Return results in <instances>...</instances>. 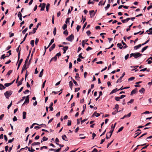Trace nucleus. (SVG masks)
I'll use <instances>...</instances> for the list:
<instances>
[{"mask_svg":"<svg viewBox=\"0 0 152 152\" xmlns=\"http://www.w3.org/2000/svg\"><path fill=\"white\" fill-rule=\"evenodd\" d=\"M42 140L45 141H47L48 140V138L46 137H44L42 138Z\"/></svg>","mask_w":152,"mask_h":152,"instance_id":"obj_55","label":"nucleus"},{"mask_svg":"<svg viewBox=\"0 0 152 152\" xmlns=\"http://www.w3.org/2000/svg\"><path fill=\"white\" fill-rule=\"evenodd\" d=\"M137 88H135L131 92L130 95L132 96L133 94L136 93H137Z\"/></svg>","mask_w":152,"mask_h":152,"instance_id":"obj_7","label":"nucleus"},{"mask_svg":"<svg viewBox=\"0 0 152 152\" xmlns=\"http://www.w3.org/2000/svg\"><path fill=\"white\" fill-rule=\"evenodd\" d=\"M82 53H80L79 54V56H78L79 57V58H81L82 59H83L84 58V57H83L82 56Z\"/></svg>","mask_w":152,"mask_h":152,"instance_id":"obj_61","label":"nucleus"},{"mask_svg":"<svg viewBox=\"0 0 152 152\" xmlns=\"http://www.w3.org/2000/svg\"><path fill=\"white\" fill-rule=\"evenodd\" d=\"M88 41V39H85L84 40H83L82 41V45L83 48L84 47L85 45L86 42Z\"/></svg>","mask_w":152,"mask_h":152,"instance_id":"obj_8","label":"nucleus"},{"mask_svg":"<svg viewBox=\"0 0 152 152\" xmlns=\"http://www.w3.org/2000/svg\"><path fill=\"white\" fill-rule=\"evenodd\" d=\"M76 75L75 76V77L76 80H78V79H79L80 78V77L79 76V74L78 73H77L76 74Z\"/></svg>","mask_w":152,"mask_h":152,"instance_id":"obj_32","label":"nucleus"},{"mask_svg":"<svg viewBox=\"0 0 152 152\" xmlns=\"http://www.w3.org/2000/svg\"><path fill=\"white\" fill-rule=\"evenodd\" d=\"M118 112V110H115L112 113V114L113 115H115Z\"/></svg>","mask_w":152,"mask_h":152,"instance_id":"obj_54","label":"nucleus"},{"mask_svg":"<svg viewBox=\"0 0 152 152\" xmlns=\"http://www.w3.org/2000/svg\"><path fill=\"white\" fill-rule=\"evenodd\" d=\"M122 77H120L117 80V82H116V83H118L120 82H121V80L122 79Z\"/></svg>","mask_w":152,"mask_h":152,"instance_id":"obj_50","label":"nucleus"},{"mask_svg":"<svg viewBox=\"0 0 152 152\" xmlns=\"http://www.w3.org/2000/svg\"><path fill=\"white\" fill-rule=\"evenodd\" d=\"M57 57H56L55 56L54 57L52 58L50 60V63L51 62L53 61H56L57 60Z\"/></svg>","mask_w":152,"mask_h":152,"instance_id":"obj_17","label":"nucleus"},{"mask_svg":"<svg viewBox=\"0 0 152 152\" xmlns=\"http://www.w3.org/2000/svg\"><path fill=\"white\" fill-rule=\"evenodd\" d=\"M148 47V46H147L143 48L141 50L142 53H143L145 50L147 49Z\"/></svg>","mask_w":152,"mask_h":152,"instance_id":"obj_26","label":"nucleus"},{"mask_svg":"<svg viewBox=\"0 0 152 152\" xmlns=\"http://www.w3.org/2000/svg\"><path fill=\"white\" fill-rule=\"evenodd\" d=\"M12 72V70H9L7 73V75L9 76V75H10V74Z\"/></svg>","mask_w":152,"mask_h":152,"instance_id":"obj_57","label":"nucleus"},{"mask_svg":"<svg viewBox=\"0 0 152 152\" xmlns=\"http://www.w3.org/2000/svg\"><path fill=\"white\" fill-rule=\"evenodd\" d=\"M29 74V73L28 72L27 70L26 71V74L25 75V80H26V78L28 75Z\"/></svg>","mask_w":152,"mask_h":152,"instance_id":"obj_44","label":"nucleus"},{"mask_svg":"<svg viewBox=\"0 0 152 152\" xmlns=\"http://www.w3.org/2000/svg\"><path fill=\"white\" fill-rule=\"evenodd\" d=\"M94 4V0H89L88 2V4Z\"/></svg>","mask_w":152,"mask_h":152,"instance_id":"obj_24","label":"nucleus"},{"mask_svg":"<svg viewBox=\"0 0 152 152\" xmlns=\"http://www.w3.org/2000/svg\"><path fill=\"white\" fill-rule=\"evenodd\" d=\"M28 30V28L27 27L25 28L24 30H23L22 31V33L23 34H25V33L26 32V31H27Z\"/></svg>","mask_w":152,"mask_h":152,"instance_id":"obj_40","label":"nucleus"},{"mask_svg":"<svg viewBox=\"0 0 152 152\" xmlns=\"http://www.w3.org/2000/svg\"><path fill=\"white\" fill-rule=\"evenodd\" d=\"M73 82L74 83L75 85L76 86H78V84L77 82L74 79H73Z\"/></svg>","mask_w":152,"mask_h":152,"instance_id":"obj_52","label":"nucleus"},{"mask_svg":"<svg viewBox=\"0 0 152 152\" xmlns=\"http://www.w3.org/2000/svg\"><path fill=\"white\" fill-rule=\"evenodd\" d=\"M142 45V44H140L138 45L135 46L134 47V50H136L138 49L139 48H140Z\"/></svg>","mask_w":152,"mask_h":152,"instance_id":"obj_16","label":"nucleus"},{"mask_svg":"<svg viewBox=\"0 0 152 152\" xmlns=\"http://www.w3.org/2000/svg\"><path fill=\"white\" fill-rule=\"evenodd\" d=\"M42 6L41 7V8L40 9L41 11H43L45 10V5H46V4L45 3H43L42 4Z\"/></svg>","mask_w":152,"mask_h":152,"instance_id":"obj_12","label":"nucleus"},{"mask_svg":"<svg viewBox=\"0 0 152 152\" xmlns=\"http://www.w3.org/2000/svg\"><path fill=\"white\" fill-rule=\"evenodd\" d=\"M35 125H39V126L44 125V126H45V127H46V125L45 124H40V125L39 124H38L36 123H33V125H34V126Z\"/></svg>","mask_w":152,"mask_h":152,"instance_id":"obj_33","label":"nucleus"},{"mask_svg":"<svg viewBox=\"0 0 152 152\" xmlns=\"http://www.w3.org/2000/svg\"><path fill=\"white\" fill-rule=\"evenodd\" d=\"M80 28H81V26H79L78 25H77V27H76V29H77V32L79 31Z\"/></svg>","mask_w":152,"mask_h":152,"instance_id":"obj_48","label":"nucleus"},{"mask_svg":"<svg viewBox=\"0 0 152 152\" xmlns=\"http://www.w3.org/2000/svg\"><path fill=\"white\" fill-rule=\"evenodd\" d=\"M29 54H28V56H27L25 61V64H26L27 63V62H28V59L29 58Z\"/></svg>","mask_w":152,"mask_h":152,"instance_id":"obj_38","label":"nucleus"},{"mask_svg":"<svg viewBox=\"0 0 152 152\" xmlns=\"http://www.w3.org/2000/svg\"><path fill=\"white\" fill-rule=\"evenodd\" d=\"M146 144V143H145V144H143L142 145H137V148L134 150V151H133V152H134L135 151H136L138 149L137 147H138L139 146H143V145H145Z\"/></svg>","mask_w":152,"mask_h":152,"instance_id":"obj_34","label":"nucleus"},{"mask_svg":"<svg viewBox=\"0 0 152 152\" xmlns=\"http://www.w3.org/2000/svg\"><path fill=\"white\" fill-rule=\"evenodd\" d=\"M56 45L55 44H53L52 46L49 48V50L50 52L53 49L55 48Z\"/></svg>","mask_w":152,"mask_h":152,"instance_id":"obj_10","label":"nucleus"},{"mask_svg":"<svg viewBox=\"0 0 152 152\" xmlns=\"http://www.w3.org/2000/svg\"><path fill=\"white\" fill-rule=\"evenodd\" d=\"M110 134L109 133H108V132H107V135L106 137V138L107 139H108L110 138Z\"/></svg>","mask_w":152,"mask_h":152,"instance_id":"obj_53","label":"nucleus"},{"mask_svg":"<svg viewBox=\"0 0 152 152\" xmlns=\"http://www.w3.org/2000/svg\"><path fill=\"white\" fill-rule=\"evenodd\" d=\"M67 27V25L66 24H64V25L62 26V28L63 30H65Z\"/></svg>","mask_w":152,"mask_h":152,"instance_id":"obj_35","label":"nucleus"},{"mask_svg":"<svg viewBox=\"0 0 152 152\" xmlns=\"http://www.w3.org/2000/svg\"><path fill=\"white\" fill-rule=\"evenodd\" d=\"M40 144V142H34L32 143L31 144L32 146H34L36 145H38Z\"/></svg>","mask_w":152,"mask_h":152,"instance_id":"obj_30","label":"nucleus"},{"mask_svg":"<svg viewBox=\"0 0 152 152\" xmlns=\"http://www.w3.org/2000/svg\"><path fill=\"white\" fill-rule=\"evenodd\" d=\"M34 40H32L31 41L30 44L31 45L32 47H34Z\"/></svg>","mask_w":152,"mask_h":152,"instance_id":"obj_37","label":"nucleus"},{"mask_svg":"<svg viewBox=\"0 0 152 152\" xmlns=\"http://www.w3.org/2000/svg\"><path fill=\"white\" fill-rule=\"evenodd\" d=\"M110 6V4H108L107 5V6L106 7H104V9L106 10H107L108 9Z\"/></svg>","mask_w":152,"mask_h":152,"instance_id":"obj_41","label":"nucleus"},{"mask_svg":"<svg viewBox=\"0 0 152 152\" xmlns=\"http://www.w3.org/2000/svg\"><path fill=\"white\" fill-rule=\"evenodd\" d=\"M37 28H34L33 29V34H34L36 32V30H37Z\"/></svg>","mask_w":152,"mask_h":152,"instance_id":"obj_60","label":"nucleus"},{"mask_svg":"<svg viewBox=\"0 0 152 152\" xmlns=\"http://www.w3.org/2000/svg\"><path fill=\"white\" fill-rule=\"evenodd\" d=\"M26 112L24 111L23 112V119L26 118Z\"/></svg>","mask_w":152,"mask_h":152,"instance_id":"obj_23","label":"nucleus"},{"mask_svg":"<svg viewBox=\"0 0 152 152\" xmlns=\"http://www.w3.org/2000/svg\"><path fill=\"white\" fill-rule=\"evenodd\" d=\"M23 77L18 82V84H17V86H18L22 84V81H23Z\"/></svg>","mask_w":152,"mask_h":152,"instance_id":"obj_15","label":"nucleus"},{"mask_svg":"<svg viewBox=\"0 0 152 152\" xmlns=\"http://www.w3.org/2000/svg\"><path fill=\"white\" fill-rule=\"evenodd\" d=\"M117 46L118 47L121 49H122L123 48V46H122L121 43H118L117 44Z\"/></svg>","mask_w":152,"mask_h":152,"instance_id":"obj_22","label":"nucleus"},{"mask_svg":"<svg viewBox=\"0 0 152 152\" xmlns=\"http://www.w3.org/2000/svg\"><path fill=\"white\" fill-rule=\"evenodd\" d=\"M12 85L11 83H6L4 84V86L6 87H8Z\"/></svg>","mask_w":152,"mask_h":152,"instance_id":"obj_42","label":"nucleus"},{"mask_svg":"<svg viewBox=\"0 0 152 152\" xmlns=\"http://www.w3.org/2000/svg\"><path fill=\"white\" fill-rule=\"evenodd\" d=\"M50 4L49 3H48L47 4V5L46 7V11L47 12H48V11L49 7H50Z\"/></svg>","mask_w":152,"mask_h":152,"instance_id":"obj_27","label":"nucleus"},{"mask_svg":"<svg viewBox=\"0 0 152 152\" xmlns=\"http://www.w3.org/2000/svg\"><path fill=\"white\" fill-rule=\"evenodd\" d=\"M29 102V100L26 99L24 101V102L22 104V106L26 104H28V103Z\"/></svg>","mask_w":152,"mask_h":152,"instance_id":"obj_20","label":"nucleus"},{"mask_svg":"<svg viewBox=\"0 0 152 152\" xmlns=\"http://www.w3.org/2000/svg\"><path fill=\"white\" fill-rule=\"evenodd\" d=\"M71 19V18H67L66 19V20L65 21V23H66V25H67V23L68 22H69V20Z\"/></svg>","mask_w":152,"mask_h":152,"instance_id":"obj_39","label":"nucleus"},{"mask_svg":"<svg viewBox=\"0 0 152 152\" xmlns=\"http://www.w3.org/2000/svg\"><path fill=\"white\" fill-rule=\"evenodd\" d=\"M123 128H124L123 126L121 127V128H120L118 130V132H121V131H122L123 130Z\"/></svg>","mask_w":152,"mask_h":152,"instance_id":"obj_49","label":"nucleus"},{"mask_svg":"<svg viewBox=\"0 0 152 152\" xmlns=\"http://www.w3.org/2000/svg\"><path fill=\"white\" fill-rule=\"evenodd\" d=\"M118 107H119L118 105V104H116V105H115V107L114 108H113V109L114 110L116 109L117 110H118Z\"/></svg>","mask_w":152,"mask_h":152,"instance_id":"obj_46","label":"nucleus"},{"mask_svg":"<svg viewBox=\"0 0 152 152\" xmlns=\"http://www.w3.org/2000/svg\"><path fill=\"white\" fill-rule=\"evenodd\" d=\"M54 38L52 39L50 41V42L49 43V45L48 46V47H49L54 42Z\"/></svg>","mask_w":152,"mask_h":152,"instance_id":"obj_28","label":"nucleus"},{"mask_svg":"<svg viewBox=\"0 0 152 152\" xmlns=\"http://www.w3.org/2000/svg\"><path fill=\"white\" fill-rule=\"evenodd\" d=\"M115 99L117 101H119L120 98V97L115 96Z\"/></svg>","mask_w":152,"mask_h":152,"instance_id":"obj_51","label":"nucleus"},{"mask_svg":"<svg viewBox=\"0 0 152 152\" xmlns=\"http://www.w3.org/2000/svg\"><path fill=\"white\" fill-rule=\"evenodd\" d=\"M56 27H55L54 30L53 31V34L54 36H55L56 34Z\"/></svg>","mask_w":152,"mask_h":152,"instance_id":"obj_47","label":"nucleus"},{"mask_svg":"<svg viewBox=\"0 0 152 152\" xmlns=\"http://www.w3.org/2000/svg\"><path fill=\"white\" fill-rule=\"evenodd\" d=\"M74 36L73 34H71L68 37L66 38V40H68V41L70 42H72V40L74 39Z\"/></svg>","mask_w":152,"mask_h":152,"instance_id":"obj_2","label":"nucleus"},{"mask_svg":"<svg viewBox=\"0 0 152 152\" xmlns=\"http://www.w3.org/2000/svg\"><path fill=\"white\" fill-rule=\"evenodd\" d=\"M90 15V17L92 18L95 15L96 12H94V10H92L89 12Z\"/></svg>","mask_w":152,"mask_h":152,"instance_id":"obj_4","label":"nucleus"},{"mask_svg":"<svg viewBox=\"0 0 152 152\" xmlns=\"http://www.w3.org/2000/svg\"><path fill=\"white\" fill-rule=\"evenodd\" d=\"M39 41V39H38L37 38L36 39V40H35V44L36 45H37Z\"/></svg>","mask_w":152,"mask_h":152,"instance_id":"obj_59","label":"nucleus"},{"mask_svg":"<svg viewBox=\"0 0 152 152\" xmlns=\"http://www.w3.org/2000/svg\"><path fill=\"white\" fill-rule=\"evenodd\" d=\"M71 125V121L70 120H68L67 125L69 126Z\"/></svg>","mask_w":152,"mask_h":152,"instance_id":"obj_58","label":"nucleus"},{"mask_svg":"<svg viewBox=\"0 0 152 152\" xmlns=\"http://www.w3.org/2000/svg\"><path fill=\"white\" fill-rule=\"evenodd\" d=\"M100 114L99 113H97L96 112H95L94 114L92 115V116H95L96 117H98L100 115Z\"/></svg>","mask_w":152,"mask_h":152,"instance_id":"obj_14","label":"nucleus"},{"mask_svg":"<svg viewBox=\"0 0 152 152\" xmlns=\"http://www.w3.org/2000/svg\"><path fill=\"white\" fill-rule=\"evenodd\" d=\"M21 50V48H20V49L19 51V52H18V61L20 58V51ZM18 61L17 63H18Z\"/></svg>","mask_w":152,"mask_h":152,"instance_id":"obj_21","label":"nucleus"},{"mask_svg":"<svg viewBox=\"0 0 152 152\" xmlns=\"http://www.w3.org/2000/svg\"><path fill=\"white\" fill-rule=\"evenodd\" d=\"M5 88V87L2 84L0 83V90H2L3 89H4Z\"/></svg>","mask_w":152,"mask_h":152,"instance_id":"obj_29","label":"nucleus"},{"mask_svg":"<svg viewBox=\"0 0 152 152\" xmlns=\"http://www.w3.org/2000/svg\"><path fill=\"white\" fill-rule=\"evenodd\" d=\"M23 61V58L21 59L19 61L18 65V67L17 68V70H18L19 69V67L20 65V64H21V63H22Z\"/></svg>","mask_w":152,"mask_h":152,"instance_id":"obj_11","label":"nucleus"},{"mask_svg":"<svg viewBox=\"0 0 152 152\" xmlns=\"http://www.w3.org/2000/svg\"><path fill=\"white\" fill-rule=\"evenodd\" d=\"M135 79V77H131L128 79L129 81H131Z\"/></svg>","mask_w":152,"mask_h":152,"instance_id":"obj_45","label":"nucleus"},{"mask_svg":"<svg viewBox=\"0 0 152 152\" xmlns=\"http://www.w3.org/2000/svg\"><path fill=\"white\" fill-rule=\"evenodd\" d=\"M61 56V53L60 52H59V53H57L56 54V55L55 56L56 57H57V56L59 57Z\"/></svg>","mask_w":152,"mask_h":152,"instance_id":"obj_62","label":"nucleus"},{"mask_svg":"<svg viewBox=\"0 0 152 152\" xmlns=\"http://www.w3.org/2000/svg\"><path fill=\"white\" fill-rule=\"evenodd\" d=\"M28 67V66L26 67V64H24V65H23V66L21 74H22L23 73V71L24 70H26Z\"/></svg>","mask_w":152,"mask_h":152,"instance_id":"obj_5","label":"nucleus"},{"mask_svg":"<svg viewBox=\"0 0 152 152\" xmlns=\"http://www.w3.org/2000/svg\"><path fill=\"white\" fill-rule=\"evenodd\" d=\"M142 54L140 53H134V58H137L141 57L142 56Z\"/></svg>","mask_w":152,"mask_h":152,"instance_id":"obj_3","label":"nucleus"},{"mask_svg":"<svg viewBox=\"0 0 152 152\" xmlns=\"http://www.w3.org/2000/svg\"><path fill=\"white\" fill-rule=\"evenodd\" d=\"M62 138L63 140H66V141L68 140L65 139V138L66 139L67 138L66 135L65 134H64L62 136Z\"/></svg>","mask_w":152,"mask_h":152,"instance_id":"obj_36","label":"nucleus"},{"mask_svg":"<svg viewBox=\"0 0 152 152\" xmlns=\"http://www.w3.org/2000/svg\"><path fill=\"white\" fill-rule=\"evenodd\" d=\"M114 128H115L113 127V124H112L111 126V129L110 131L108 132V133H109L110 134V137H111L112 134L113 132L114 131Z\"/></svg>","mask_w":152,"mask_h":152,"instance_id":"obj_6","label":"nucleus"},{"mask_svg":"<svg viewBox=\"0 0 152 152\" xmlns=\"http://www.w3.org/2000/svg\"><path fill=\"white\" fill-rule=\"evenodd\" d=\"M12 93V91H7L4 93V95L7 99H9V97L11 96Z\"/></svg>","mask_w":152,"mask_h":152,"instance_id":"obj_1","label":"nucleus"},{"mask_svg":"<svg viewBox=\"0 0 152 152\" xmlns=\"http://www.w3.org/2000/svg\"><path fill=\"white\" fill-rule=\"evenodd\" d=\"M121 43L124 45V46L123 47L124 49H125L128 47V46L126 45V43L123 42V40L122 41Z\"/></svg>","mask_w":152,"mask_h":152,"instance_id":"obj_25","label":"nucleus"},{"mask_svg":"<svg viewBox=\"0 0 152 152\" xmlns=\"http://www.w3.org/2000/svg\"><path fill=\"white\" fill-rule=\"evenodd\" d=\"M129 20V19H128V18H126L125 19L122 20H121V21L123 23H125L127 22Z\"/></svg>","mask_w":152,"mask_h":152,"instance_id":"obj_19","label":"nucleus"},{"mask_svg":"<svg viewBox=\"0 0 152 152\" xmlns=\"http://www.w3.org/2000/svg\"><path fill=\"white\" fill-rule=\"evenodd\" d=\"M145 91L144 88H142L139 91V92L141 93H144Z\"/></svg>","mask_w":152,"mask_h":152,"instance_id":"obj_31","label":"nucleus"},{"mask_svg":"<svg viewBox=\"0 0 152 152\" xmlns=\"http://www.w3.org/2000/svg\"><path fill=\"white\" fill-rule=\"evenodd\" d=\"M53 103L51 102L50 105V106L49 107V108H50V110L51 111H53V109L52 107V106L53 105Z\"/></svg>","mask_w":152,"mask_h":152,"instance_id":"obj_9","label":"nucleus"},{"mask_svg":"<svg viewBox=\"0 0 152 152\" xmlns=\"http://www.w3.org/2000/svg\"><path fill=\"white\" fill-rule=\"evenodd\" d=\"M68 46H65L64 47L63 50H64L63 53H65L66 50L68 49Z\"/></svg>","mask_w":152,"mask_h":152,"instance_id":"obj_13","label":"nucleus"},{"mask_svg":"<svg viewBox=\"0 0 152 152\" xmlns=\"http://www.w3.org/2000/svg\"><path fill=\"white\" fill-rule=\"evenodd\" d=\"M5 56V55L4 54L2 55L0 58V59H4V58H5L6 57H7L6 56Z\"/></svg>","mask_w":152,"mask_h":152,"instance_id":"obj_56","label":"nucleus"},{"mask_svg":"<svg viewBox=\"0 0 152 152\" xmlns=\"http://www.w3.org/2000/svg\"><path fill=\"white\" fill-rule=\"evenodd\" d=\"M63 33L66 36H67L68 35V31L67 29H66L63 32Z\"/></svg>","mask_w":152,"mask_h":152,"instance_id":"obj_43","label":"nucleus"},{"mask_svg":"<svg viewBox=\"0 0 152 152\" xmlns=\"http://www.w3.org/2000/svg\"><path fill=\"white\" fill-rule=\"evenodd\" d=\"M92 49V48H91V47L88 46L87 48L86 49V50L87 51H88L89 50H91Z\"/></svg>","mask_w":152,"mask_h":152,"instance_id":"obj_64","label":"nucleus"},{"mask_svg":"<svg viewBox=\"0 0 152 152\" xmlns=\"http://www.w3.org/2000/svg\"><path fill=\"white\" fill-rule=\"evenodd\" d=\"M118 91V89L117 88H116L113 90L110 93V94H113V93H115L117 91Z\"/></svg>","mask_w":152,"mask_h":152,"instance_id":"obj_18","label":"nucleus"},{"mask_svg":"<svg viewBox=\"0 0 152 152\" xmlns=\"http://www.w3.org/2000/svg\"><path fill=\"white\" fill-rule=\"evenodd\" d=\"M69 86H73V84L72 81H70L69 82Z\"/></svg>","mask_w":152,"mask_h":152,"instance_id":"obj_63","label":"nucleus"}]
</instances>
